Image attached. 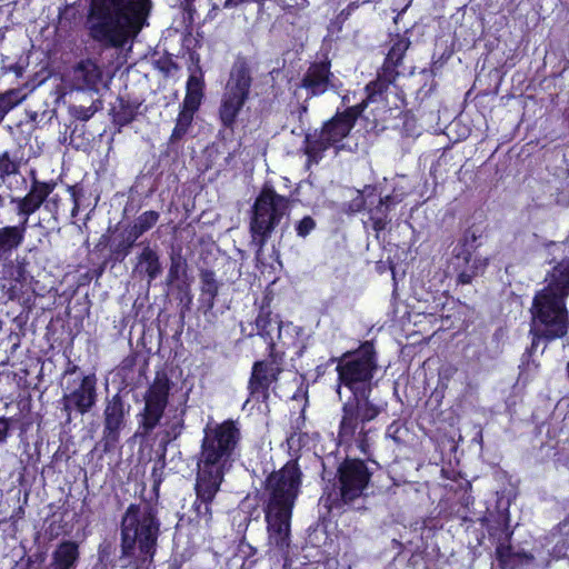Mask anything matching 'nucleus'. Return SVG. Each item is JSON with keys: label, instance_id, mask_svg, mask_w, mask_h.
<instances>
[{"label": "nucleus", "instance_id": "nucleus-21", "mask_svg": "<svg viewBox=\"0 0 569 569\" xmlns=\"http://www.w3.org/2000/svg\"><path fill=\"white\" fill-rule=\"evenodd\" d=\"M24 223L0 228V261L7 262L24 240Z\"/></svg>", "mask_w": 569, "mask_h": 569}, {"label": "nucleus", "instance_id": "nucleus-23", "mask_svg": "<svg viewBox=\"0 0 569 569\" xmlns=\"http://www.w3.org/2000/svg\"><path fill=\"white\" fill-rule=\"evenodd\" d=\"M159 219V213L157 211H146L140 214L133 226L131 227L128 238H127V247L123 252V256H127L129 249L133 246L136 240L141 237L144 232H147L150 228H152Z\"/></svg>", "mask_w": 569, "mask_h": 569}, {"label": "nucleus", "instance_id": "nucleus-17", "mask_svg": "<svg viewBox=\"0 0 569 569\" xmlns=\"http://www.w3.org/2000/svg\"><path fill=\"white\" fill-rule=\"evenodd\" d=\"M124 406L119 396L112 397L104 410V438L108 443H114L119 439V431L124 423Z\"/></svg>", "mask_w": 569, "mask_h": 569}, {"label": "nucleus", "instance_id": "nucleus-37", "mask_svg": "<svg viewBox=\"0 0 569 569\" xmlns=\"http://www.w3.org/2000/svg\"><path fill=\"white\" fill-rule=\"evenodd\" d=\"M315 220L307 216L297 223L296 231L299 237L305 238L315 229Z\"/></svg>", "mask_w": 569, "mask_h": 569}, {"label": "nucleus", "instance_id": "nucleus-29", "mask_svg": "<svg viewBox=\"0 0 569 569\" xmlns=\"http://www.w3.org/2000/svg\"><path fill=\"white\" fill-rule=\"evenodd\" d=\"M192 120L193 116L190 114L188 111H180L174 129L170 137V142H176L182 139L184 134L188 132Z\"/></svg>", "mask_w": 569, "mask_h": 569}, {"label": "nucleus", "instance_id": "nucleus-12", "mask_svg": "<svg viewBox=\"0 0 569 569\" xmlns=\"http://www.w3.org/2000/svg\"><path fill=\"white\" fill-rule=\"evenodd\" d=\"M367 433L368 431L365 430V426L357 415V407L352 403H345L338 432L339 441L349 443L355 440L360 450L367 452L369 448Z\"/></svg>", "mask_w": 569, "mask_h": 569}, {"label": "nucleus", "instance_id": "nucleus-45", "mask_svg": "<svg viewBox=\"0 0 569 569\" xmlns=\"http://www.w3.org/2000/svg\"><path fill=\"white\" fill-rule=\"evenodd\" d=\"M523 557L526 558L527 561L531 559V557H529L528 555H523Z\"/></svg>", "mask_w": 569, "mask_h": 569}, {"label": "nucleus", "instance_id": "nucleus-41", "mask_svg": "<svg viewBox=\"0 0 569 569\" xmlns=\"http://www.w3.org/2000/svg\"><path fill=\"white\" fill-rule=\"evenodd\" d=\"M10 429V420L7 418H0V443L4 442L8 438Z\"/></svg>", "mask_w": 569, "mask_h": 569}, {"label": "nucleus", "instance_id": "nucleus-3", "mask_svg": "<svg viewBox=\"0 0 569 569\" xmlns=\"http://www.w3.org/2000/svg\"><path fill=\"white\" fill-rule=\"evenodd\" d=\"M301 485V471L296 461L287 462L266 480L263 491L268 543L284 550L290 543V521Z\"/></svg>", "mask_w": 569, "mask_h": 569}, {"label": "nucleus", "instance_id": "nucleus-13", "mask_svg": "<svg viewBox=\"0 0 569 569\" xmlns=\"http://www.w3.org/2000/svg\"><path fill=\"white\" fill-rule=\"evenodd\" d=\"M72 87L77 90H91L99 92L106 88L107 81L103 78L101 68L91 59L80 61L71 72Z\"/></svg>", "mask_w": 569, "mask_h": 569}, {"label": "nucleus", "instance_id": "nucleus-40", "mask_svg": "<svg viewBox=\"0 0 569 569\" xmlns=\"http://www.w3.org/2000/svg\"><path fill=\"white\" fill-rule=\"evenodd\" d=\"M202 281H203V286H204V291L210 293L212 297L217 295V284H216V280H214V276L212 272H204L202 274Z\"/></svg>", "mask_w": 569, "mask_h": 569}, {"label": "nucleus", "instance_id": "nucleus-32", "mask_svg": "<svg viewBox=\"0 0 569 569\" xmlns=\"http://www.w3.org/2000/svg\"><path fill=\"white\" fill-rule=\"evenodd\" d=\"M23 99H24V96L21 94L20 90H18V89L8 90L4 93L0 94V106L8 113L16 106H18Z\"/></svg>", "mask_w": 569, "mask_h": 569}, {"label": "nucleus", "instance_id": "nucleus-36", "mask_svg": "<svg viewBox=\"0 0 569 569\" xmlns=\"http://www.w3.org/2000/svg\"><path fill=\"white\" fill-rule=\"evenodd\" d=\"M17 268L13 270L9 264L4 263V268L7 269L3 277L12 279L14 281H22L26 274L24 261L17 260Z\"/></svg>", "mask_w": 569, "mask_h": 569}, {"label": "nucleus", "instance_id": "nucleus-19", "mask_svg": "<svg viewBox=\"0 0 569 569\" xmlns=\"http://www.w3.org/2000/svg\"><path fill=\"white\" fill-rule=\"evenodd\" d=\"M79 561V543L73 540H62L51 553L50 569H77Z\"/></svg>", "mask_w": 569, "mask_h": 569}, {"label": "nucleus", "instance_id": "nucleus-43", "mask_svg": "<svg viewBox=\"0 0 569 569\" xmlns=\"http://www.w3.org/2000/svg\"><path fill=\"white\" fill-rule=\"evenodd\" d=\"M358 8V4L356 2H352L350 3L346 9H343L339 16H338V19H340L341 21H345L347 20L350 14Z\"/></svg>", "mask_w": 569, "mask_h": 569}, {"label": "nucleus", "instance_id": "nucleus-26", "mask_svg": "<svg viewBox=\"0 0 569 569\" xmlns=\"http://www.w3.org/2000/svg\"><path fill=\"white\" fill-rule=\"evenodd\" d=\"M369 393H365L363 396H355L353 400L348 401L347 403H352L357 407V415L361 420V423L373 420L381 411V408L372 403L368 399Z\"/></svg>", "mask_w": 569, "mask_h": 569}, {"label": "nucleus", "instance_id": "nucleus-35", "mask_svg": "<svg viewBox=\"0 0 569 569\" xmlns=\"http://www.w3.org/2000/svg\"><path fill=\"white\" fill-rule=\"evenodd\" d=\"M389 87V81L385 79H377L376 81L370 82L367 84L366 90L368 92L367 100L375 101L376 96L381 94L383 91H386Z\"/></svg>", "mask_w": 569, "mask_h": 569}, {"label": "nucleus", "instance_id": "nucleus-27", "mask_svg": "<svg viewBox=\"0 0 569 569\" xmlns=\"http://www.w3.org/2000/svg\"><path fill=\"white\" fill-rule=\"evenodd\" d=\"M409 46L410 41L406 37H397L393 39L392 46L387 54V62L393 67H397L401 62Z\"/></svg>", "mask_w": 569, "mask_h": 569}, {"label": "nucleus", "instance_id": "nucleus-2", "mask_svg": "<svg viewBox=\"0 0 569 569\" xmlns=\"http://www.w3.org/2000/svg\"><path fill=\"white\" fill-rule=\"evenodd\" d=\"M148 0H90L86 27L104 47L121 48L141 30Z\"/></svg>", "mask_w": 569, "mask_h": 569}, {"label": "nucleus", "instance_id": "nucleus-39", "mask_svg": "<svg viewBox=\"0 0 569 569\" xmlns=\"http://www.w3.org/2000/svg\"><path fill=\"white\" fill-rule=\"evenodd\" d=\"M187 93L202 97V82L197 76H190L187 82Z\"/></svg>", "mask_w": 569, "mask_h": 569}, {"label": "nucleus", "instance_id": "nucleus-33", "mask_svg": "<svg viewBox=\"0 0 569 569\" xmlns=\"http://www.w3.org/2000/svg\"><path fill=\"white\" fill-rule=\"evenodd\" d=\"M186 268H187V264L182 257H180V256L171 257V263H170V268H169V272H168V277H167L168 282L173 283V282L178 281L181 278V276L186 273Z\"/></svg>", "mask_w": 569, "mask_h": 569}, {"label": "nucleus", "instance_id": "nucleus-24", "mask_svg": "<svg viewBox=\"0 0 569 569\" xmlns=\"http://www.w3.org/2000/svg\"><path fill=\"white\" fill-rule=\"evenodd\" d=\"M401 199L387 196L380 199L379 203L370 210V221L375 231L380 232L387 227L389 219L388 212L391 206L400 202Z\"/></svg>", "mask_w": 569, "mask_h": 569}, {"label": "nucleus", "instance_id": "nucleus-44", "mask_svg": "<svg viewBox=\"0 0 569 569\" xmlns=\"http://www.w3.org/2000/svg\"><path fill=\"white\" fill-rule=\"evenodd\" d=\"M131 120H132V116H131V114H130V116H124V117H122L121 114H119V113H118V114H117V117H116V121H117L119 124H121V126H123V124H126V123L130 122Z\"/></svg>", "mask_w": 569, "mask_h": 569}, {"label": "nucleus", "instance_id": "nucleus-9", "mask_svg": "<svg viewBox=\"0 0 569 569\" xmlns=\"http://www.w3.org/2000/svg\"><path fill=\"white\" fill-rule=\"evenodd\" d=\"M170 380L164 373H158L144 395V410L140 428L144 435L159 423L168 402Z\"/></svg>", "mask_w": 569, "mask_h": 569}, {"label": "nucleus", "instance_id": "nucleus-18", "mask_svg": "<svg viewBox=\"0 0 569 569\" xmlns=\"http://www.w3.org/2000/svg\"><path fill=\"white\" fill-rule=\"evenodd\" d=\"M331 77L329 63H313L302 79V87L310 91L312 96L321 94L332 86Z\"/></svg>", "mask_w": 569, "mask_h": 569}, {"label": "nucleus", "instance_id": "nucleus-22", "mask_svg": "<svg viewBox=\"0 0 569 569\" xmlns=\"http://www.w3.org/2000/svg\"><path fill=\"white\" fill-rule=\"evenodd\" d=\"M250 87L251 76L249 68L244 62L236 63L231 70L226 92L247 99Z\"/></svg>", "mask_w": 569, "mask_h": 569}, {"label": "nucleus", "instance_id": "nucleus-11", "mask_svg": "<svg viewBox=\"0 0 569 569\" xmlns=\"http://www.w3.org/2000/svg\"><path fill=\"white\" fill-rule=\"evenodd\" d=\"M341 498L348 502L360 497L368 486L370 473L363 461L348 460L339 468Z\"/></svg>", "mask_w": 569, "mask_h": 569}, {"label": "nucleus", "instance_id": "nucleus-38", "mask_svg": "<svg viewBox=\"0 0 569 569\" xmlns=\"http://www.w3.org/2000/svg\"><path fill=\"white\" fill-rule=\"evenodd\" d=\"M201 98H202L201 96L187 93L186 98L183 100V107H182L181 111H188L190 114L193 116V113L200 106Z\"/></svg>", "mask_w": 569, "mask_h": 569}, {"label": "nucleus", "instance_id": "nucleus-5", "mask_svg": "<svg viewBox=\"0 0 569 569\" xmlns=\"http://www.w3.org/2000/svg\"><path fill=\"white\" fill-rule=\"evenodd\" d=\"M159 535V521L147 503L131 505L121 521V555L123 567L140 566L152 559Z\"/></svg>", "mask_w": 569, "mask_h": 569}, {"label": "nucleus", "instance_id": "nucleus-15", "mask_svg": "<svg viewBox=\"0 0 569 569\" xmlns=\"http://www.w3.org/2000/svg\"><path fill=\"white\" fill-rule=\"evenodd\" d=\"M63 410L70 417L71 410L80 413L89 411L96 402V379L93 376L83 377L78 389L64 395L62 398Z\"/></svg>", "mask_w": 569, "mask_h": 569}, {"label": "nucleus", "instance_id": "nucleus-30", "mask_svg": "<svg viewBox=\"0 0 569 569\" xmlns=\"http://www.w3.org/2000/svg\"><path fill=\"white\" fill-rule=\"evenodd\" d=\"M20 163L9 156L8 152L0 154V180L4 181L6 178L17 174L19 172Z\"/></svg>", "mask_w": 569, "mask_h": 569}, {"label": "nucleus", "instance_id": "nucleus-6", "mask_svg": "<svg viewBox=\"0 0 569 569\" xmlns=\"http://www.w3.org/2000/svg\"><path fill=\"white\" fill-rule=\"evenodd\" d=\"M289 199L264 187L257 197L250 220L252 241L261 250L267 240L289 213Z\"/></svg>", "mask_w": 569, "mask_h": 569}, {"label": "nucleus", "instance_id": "nucleus-28", "mask_svg": "<svg viewBox=\"0 0 569 569\" xmlns=\"http://www.w3.org/2000/svg\"><path fill=\"white\" fill-rule=\"evenodd\" d=\"M280 321L272 319L269 312L261 311L256 319V327L258 333L268 337L273 341L272 332L277 331V326Z\"/></svg>", "mask_w": 569, "mask_h": 569}, {"label": "nucleus", "instance_id": "nucleus-10", "mask_svg": "<svg viewBox=\"0 0 569 569\" xmlns=\"http://www.w3.org/2000/svg\"><path fill=\"white\" fill-rule=\"evenodd\" d=\"M476 241V232L468 230L453 250L457 266L462 267V263L466 264V268L458 276L459 282L463 284L470 283L473 277L481 273L488 266L487 258L472 257Z\"/></svg>", "mask_w": 569, "mask_h": 569}, {"label": "nucleus", "instance_id": "nucleus-20", "mask_svg": "<svg viewBox=\"0 0 569 569\" xmlns=\"http://www.w3.org/2000/svg\"><path fill=\"white\" fill-rule=\"evenodd\" d=\"M133 273L140 278H146L148 284L162 273L160 257L150 246H144L142 251L137 256Z\"/></svg>", "mask_w": 569, "mask_h": 569}, {"label": "nucleus", "instance_id": "nucleus-31", "mask_svg": "<svg viewBox=\"0 0 569 569\" xmlns=\"http://www.w3.org/2000/svg\"><path fill=\"white\" fill-rule=\"evenodd\" d=\"M300 329L293 326L291 322H281L277 326L278 340L283 345L295 343L296 336H298Z\"/></svg>", "mask_w": 569, "mask_h": 569}, {"label": "nucleus", "instance_id": "nucleus-42", "mask_svg": "<svg viewBox=\"0 0 569 569\" xmlns=\"http://www.w3.org/2000/svg\"><path fill=\"white\" fill-rule=\"evenodd\" d=\"M401 427L400 425L393 422L391 423L387 429V436L391 437L395 441H400V433Z\"/></svg>", "mask_w": 569, "mask_h": 569}, {"label": "nucleus", "instance_id": "nucleus-8", "mask_svg": "<svg viewBox=\"0 0 569 569\" xmlns=\"http://www.w3.org/2000/svg\"><path fill=\"white\" fill-rule=\"evenodd\" d=\"M365 106L366 101H362L357 106L348 108L326 122L319 134L307 136L306 153L308 154L309 160L318 162L325 150L345 139L349 134Z\"/></svg>", "mask_w": 569, "mask_h": 569}, {"label": "nucleus", "instance_id": "nucleus-1", "mask_svg": "<svg viewBox=\"0 0 569 569\" xmlns=\"http://www.w3.org/2000/svg\"><path fill=\"white\" fill-rule=\"evenodd\" d=\"M240 440L237 422L227 420L204 428L201 453L198 460L196 501L193 510L198 526L209 528L212 521L211 502L231 466V457Z\"/></svg>", "mask_w": 569, "mask_h": 569}, {"label": "nucleus", "instance_id": "nucleus-4", "mask_svg": "<svg viewBox=\"0 0 569 569\" xmlns=\"http://www.w3.org/2000/svg\"><path fill=\"white\" fill-rule=\"evenodd\" d=\"M546 281L547 286L535 296L532 302V346L536 338L553 340L568 331L566 298L569 296V258L555 266Z\"/></svg>", "mask_w": 569, "mask_h": 569}, {"label": "nucleus", "instance_id": "nucleus-34", "mask_svg": "<svg viewBox=\"0 0 569 569\" xmlns=\"http://www.w3.org/2000/svg\"><path fill=\"white\" fill-rule=\"evenodd\" d=\"M101 108H102V103L100 100L97 99L89 107L74 106L72 108V110H73V116L77 119L87 121Z\"/></svg>", "mask_w": 569, "mask_h": 569}, {"label": "nucleus", "instance_id": "nucleus-46", "mask_svg": "<svg viewBox=\"0 0 569 569\" xmlns=\"http://www.w3.org/2000/svg\"><path fill=\"white\" fill-rule=\"evenodd\" d=\"M567 369H568V373H569V363H568V368Z\"/></svg>", "mask_w": 569, "mask_h": 569}, {"label": "nucleus", "instance_id": "nucleus-25", "mask_svg": "<svg viewBox=\"0 0 569 569\" xmlns=\"http://www.w3.org/2000/svg\"><path fill=\"white\" fill-rule=\"evenodd\" d=\"M246 100L247 99L228 92L224 93L220 108V118L224 126H231L233 123Z\"/></svg>", "mask_w": 569, "mask_h": 569}, {"label": "nucleus", "instance_id": "nucleus-7", "mask_svg": "<svg viewBox=\"0 0 569 569\" xmlns=\"http://www.w3.org/2000/svg\"><path fill=\"white\" fill-rule=\"evenodd\" d=\"M375 352L370 345L362 346L351 355H345L338 366L339 385L337 392L340 395L341 386L347 387L353 396H363L370 392V380L376 369Z\"/></svg>", "mask_w": 569, "mask_h": 569}, {"label": "nucleus", "instance_id": "nucleus-14", "mask_svg": "<svg viewBox=\"0 0 569 569\" xmlns=\"http://www.w3.org/2000/svg\"><path fill=\"white\" fill-rule=\"evenodd\" d=\"M280 371L281 369L274 361L256 362L249 381L250 395L258 399H267L268 390L277 381Z\"/></svg>", "mask_w": 569, "mask_h": 569}, {"label": "nucleus", "instance_id": "nucleus-16", "mask_svg": "<svg viewBox=\"0 0 569 569\" xmlns=\"http://www.w3.org/2000/svg\"><path fill=\"white\" fill-rule=\"evenodd\" d=\"M52 190L53 186L34 180L27 196L13 200V202H17L18 204V214L23 216V220L21 223H24L26 228L29 216H31L41 207V204L43 203L46 198L52 192Z\"/></svg>", "mask_w": 569, "mask_h": 569}]
</instances>
